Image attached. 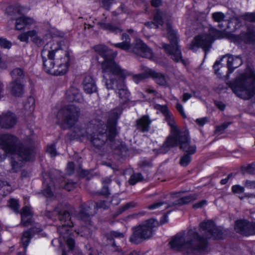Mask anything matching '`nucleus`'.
<instances>
[{
    "mask_svg": "<svg viewBox=\"0 0 255 255\" xmlns=\"http://www.w3.org/2000/svg\"><path fill=\"white\" fill-rule=\"evenodd\" d=\"M201 236L196 229H189L187 233L181 232L173 237L169 242L171 248L185 255H197L206 248L208 239H220L223 238L222 230L212 221H204L200 224Z\"/></svg>",
    "mask_w": 255,
    "mask_h": 255,
    "instance_id": "obj_1",
    "label": "nucleus"
},
{
    "mask_svg": "<svg viewBox=\"0 0 255 255\" xmlns=\"http://www.w3.org/2000/svg\"><path fill=\"white\" fill-rule=\"evenodd\" d=\"M122 111L120 108L112 110L109 114L107 124L99 120H93L87 124H80L73 128L72 137L78 138L86 136L92 144L99 148L106 142L109 141L111 148L116 149L115 137L117 134L116 126L117 121Z\"/></svg>",
    "mask_w": 255,
    "mask_h": 255,
    "instance_id": "obj_2",
    "label": "nucleus"
},
{
    "mask_svg": "<svg viewBox=\"0 0 255 255\" xmlns=\"http://www.w3.org/2000/svg\"><path fill=\"white\" fill-rule=\"evenodd\" d=\"M95 51L103 59L100 61L103 74V81L107 89H114L118 91L121 103L124 104L129 100L130 93L125 85V80L129 75L128 72L121 68L117 63L114 58L117 52L113 51L107 46L102 44L96 45L94 47Z\"/></svg>",
    "mask_w": 255,
    "mask_h": 255,
    "instance_id": "obj_3",
    "label": "nucleus"
},
{
    "mask_svg": "<svg viewBox=\"0 0 255 255\" xmlns=\"http://www.w3.org/2000/svg\"><path fill=\"white\" fill-rule=\"evenodd\" d=\"M0 146L1 153H9L13 156L11 159V172L19 171L24 163L32 160L35 151L32 146L27 147L21 143L18 138L11 134L5 133L0 135Z\"/></svg>",
    "mask_w": 255,
    "mask_h": 255,
    "instance_id": "obj_4",
    "label": "nucleus"
},
{
    "mask_svg": "<svg viewBox=\"0 0 255 255\" xmlns=\"http://www.w3.org/2000/svg\"><path fill=\"white\" fill-rule=\"evenodd\" d=\"M45 72L59 76L65 74L69 66L68 52L61 48L57 41H50L43 47L41 53Z\"/></svg>",
    "mask_w": 255,
    "mask_h": 255,
    "instance_id": "obj_5",
    "label": "nucleus"
},
{
    "mask_svg": "<svg viewBox=\"0 0 255 255\" xmlns=\"http://www.w3.org/2000/svg\"><path fill=\"white\" fill-rule=\"evenodd\" d=\"M233 92L239 97L248 100L255 95V72L249 70L229 84Z\"/></svg>",
    "mask_w": 255,
    "mask_h": 255,
    "instance_id": "obj_6",
    "label": "nucleus"
},
{
    "mask_svg": "<svg viewBox=\"0 0 255 255\" xmlns=\"http://www.w3.org/2000/svg\"><path fill=\"white\" fill-rule=\"evenodd\" d=\"M53 213L57 215L61 222L64 223L57 229L60 240L63 239L66 241L69 250H73L75 247V241L72 238L71 231L73 223L69 212L60 209V207L57 206L54 208ZM59 243H61V241H59Z\"/></svg>",
    "mask_w": 255,
    "mask_h": 255,
    "instance_id": "obj_7",
    "label": "nucleus"
},
{
    "mask_svg": "<svg viewBox=\"0 0 255 255\" xmlns=\"http://www.w3.org/2000/svg\"><path fill=\"white\" fill-rule=\"evenodd\" d=\"M80 113V109L75 105L65 106L57 114L58 124L64 128H70L78 121Z\"/></svg>",
    "mask_w": 255,
    "mask_h": 255,
    "instance_id": "obj_8",
    "label": "nucleus"
},
{
    "mask_svg": "<svg viewBox=\"0 0 255 255\" xmlns=\"http://www.w3.org/2000/svg\"><path fill=\"white\" fill-rule=\"evenodd\" d=\"M222 37V33L215 28L209 29V34H201L196 36L192 41L189 49L196 51L197 48L201 47L205 51V57L211 48L215 38Z\"/></svg>",
    "mask_w": 255,
    "mask_h": 255,
    "instance_id": "obj_9",
    "label": "nucleus"
},
{
    "mask_svg": "<svg viewBox=\"0 0 255 255\" xmlns=\"http://www.w3.org/2000/svg\"><path fill=\"white\" fill-rule=\"evenodd\" d=\"M157 224L154 219H149L137 226L132 228V234L129 238V241L138 244L145 240L149 239L153 235V228Z\"/></svg>",
    "mask_w": 255,
    "mask_h": 255,
    "instance_id": "obj_10",
    "label": "nucleus"
},
{
    "mask_svg": "<svg viewBox=\"0 0 255 255\" xmlns=\"http://www.w3.org/2000/svg\"><path fill=\"white\" fill-rule=\"evenodd\" d=\"M167 36L170 44H163L162 47L171 58L176 62L183 61L181 51L178 45V36L176 31L173 29L171 24L166 23Z\"/></svg>",
    "mask_w": 255,
    "mask_h": 255,
    "instance_id": "obj_11",
    "label": "nucleus"
},
{
    "mask_svg": "<svg viewBox=\"0 0 255 255\" xmlns=\"http://www.w3.org/2000/svg\"><path fill=\"white\" fill-rule=\"evenodd\" d=\"M10 18L12 20H15V29L22 30L26 26H29L34 23L33 19L26 17L21 16L18 17L20 14V8L18 6H9L6 10Z\"/></svg>",
    "mask_w": 255,
    "mask_h": 255,
    "instance_id": "obj_12",
    "label": "nucleus"
},
{
    "mask_svg": "<svg viewBox=\"0 0 255 255\" xmlns=\"http://www.w3.org/2000/svg\"><path fill=\"white\" fill-rule=\"evenodd\" d=\"M172 135L169 137L164 145L165 147H173L181 145V140L186 139V133L180 132L175 124V128H171Z\"/></svg>",
    "mask_w": 255,
    "mask_h": 255,
    "instance_id": "obj_13",
    "label": "nucleus"
},
{
    "mask_svg": "<svg viewBox=\"0 0 255 255\" xmlns=\"http://www.w3.org/2000/svg\"><path fill=\"white\" fill-rule=\"evenodd\" d=\"M131 51L135 54L142 57L150 59L153 57L152 50L140 40L136 42Z\"/></svg>",
    "mask_w": 255,
    "mask_h": 255,
    "instance_id": "obj_14",
    "label": "nucleus"
},
{
    "mask_svg": "<svg viewBox=\"0 0 255 255\" xmlns=\"http://www.w3.org/2000/svg\"><path fill=\"white\" fill-rule=\"evenodd\" d=\"M42 229L39 225H36L30 229L24 231L20 238V244L23 248H27L31 239L36 234H38L42 231Z\"/></svg>",
    "mask_w": 255,
    "mask_h": 255,
    "instance_id": "obj_15",
    "label": "nucleus"
},
{
    "mask_svg": "<svg viewBox=\"0 0 255 255\" xmlns=\"http://www.w3.org/2000/svg\"><path fill=\"white\" fill-rule=\"evenodd\" d=\"M17 123V118L15 114L7 111L0 116V126L4 129H10L13 128Z\"/></svg>",
    "mask_w": 255,
    "mask_h": 255,
    "instance_id": "obj_16",
    "label": "nucleus"
},
{
    "mask_svg": "<svg viewBox=\"0 0 255 255\" xmlns=\"http://www.w3.org/2000/svg\"><path fill=\"white\" fill-rule=\"evenodd\" d=\"M253 222L246 220H240L236 222L235 230L242 235L246 236L253 235Z\"/></svg>",
    "mask_w": 255,
    "mask_h": 255,
    "instance_id": "obj_17",
    "label": "nucleus"
},
{
    "mask_svg": "<svg viewBox=\"0 0 255 255\" xmlns=\"http://www.w3.org/2000/svg\"><path fill=\"white\" fill-rule=\"evenodd\" d=\"M155 108L163 115L165 121L170 128H174L175 124L174 118L172 113L168 110L167 106L156 104Z\"/></svg>",
    "mask_w": 255,
    "mask_h": 255,
    "instance_id": "obj_18",
    "label": "nucleus"
},
{
    "mask_svg": "<svg viewBox=\"0 0 255 255\" xmlns=\"http://www.w3.org/2000/svg\"><path fill=\"white\" fill-rule=\"evenodd\" d=\"M124 237V234L119 231H111L109 234L107 235L106 238L108 241L107 245L109 246L112 251L116 252L120 250L119 247L117 246L115 243L114 238L121 239Z\"/></svg>",
    "mask_w": 255,
    "mask_h": 255,
    "instance_id": "obj_19",
    "label": "nucleus"
},
{
    "mask_svg": "<svg viewBox=\"0 0 255 255\" xmlns=\"http://www.w3.org/2000/svg\"><path fill=\"white\" fill-rule=\"evenodd\" d=\"M21 215L20 224L24 227L28 226L32 224V218L33 213L30 207L24 206L19 213Z\"/></svg>",
    "mask_w": 255,
    "mask_h": 255,
    "instance_id": "obj_20",
    "label": "nucleus"
},
{
    "mask_svg": "<svg viewBox=\"0 0 255 255\" xmlns=\"http://www.w3.org/2000/svg\"><path fill=\"white\" fill-rule=\"evenodd\" d=\"M225 56H228V74L232 73L236 68L239 67L243 63V60L240 56L228 54L224 57Z\"/></svg>",
    "mask_w": 255,
    "mask_h": 255,
    "instance_id": "obj_21",
    "label": "nucleus"
},
{
    "mask_svg": "<svg viewBox=\"0 0 255 255\" xmlns=\"http://www.w3.org/2000/svg\"><path fill=\"white\" fill-rule=\"evenodd\" d=\"M95 212V211H91L90 204H84L82 206L79 215L81 219L86 224H90L91 216L94 215Z\"/></svg>",
    "mask_w": 255,
    "mask_h": 255,
    "instance_id": "obj_22",
    "label": "nucleus"
},
{
    "mask_svg": "<svg viewBox=\"0 0 255 255\" xmlns=\"http://www.w3.org/2000/svg\"><path fill=\"white\" fill-rule=\"evenodd\" d=\"M241 37L246 43L255 44V27L252 24L248 26L247 31L242 33Z\"/></svg>",
    "mask_w": 255,
    "mask_h": 255,
    "instance_id": "obj_23",
    "label": "nucleus"
},
{
    "mask_svg": "<svg viewBox=\"0 0 255 255\" xmlns=\"http://www.w3.org/2000/svg\"><path fill=\"white\" fill-rule=\"evenodd\" d=\"M151 121L148 116H143L136 121V129L141 132H147L150 129Z\"/></svg>",
    "mask_w": 255,
    "mask_h": 255,
    "instance_id": "obj_24",
    "label": "nucleus"
},
{
    "mask_svg": "<svg viewBox=\"0 0 255 255\" xmlns=\"http://www.w3.org/2000/svg\"><path fill=\"white\" fill-rule=\"evenodd\" d=\"M66 98L67 101L73 102H81L83 99L79 90L74 87H70L66 93Z\"/></svg>",
    "mask_w": 255,
    "mask_h": 255,
    "instance_id": "obj_25",
    "label": "nucleus"
},
{
    "mask_svg": "<svg viewBox=\"0 0 255 255\" xmlns=\"http://www.w3.org/2000/svg\"><path fill=\"white\" fill-rule=\"evenodd\" d=\"M164 13L159 9H156L153 16V21L146 22L144 25L147 27L151 28L154 25L156 28H158L159 26H162L164 23L163 19Z\"/></svg>",
    "mask_w": 255,
    "mask_h": 255,
    "instance_id": "obj_26",
    "label": "nucleus"
},
{
    "mask_svg": "<svg viewBox=\"0 0 255 255\" xmlns=\"http://www.w3.org/2000/svg\"><path fill=\"white\" fill-rule=\"evenodd\" d=\"M83 87L84 91L91 94L97 91V86L93 78L91 76H85L83 82Z\"/></svg>",
    "mask_w": 255,
    "mask_h": 255,
    "instance_id": "obj_27",
    "label": "nucleus"
},
{
    "mask_svg": "<svg viewBox=\"0 0 255 255\" xmlns=\"http://www.w3.org/2000/svg\"><path fill=\"white\" fill-rule=\"evenodd\" d=\"M146 72L149 77H151L157 84L161 86L166 85V78L162 73L156 72L149 68L146 69Z\"/></svg>",
    "mask_w": 255,
    "mask_h": 255,
    "instance_id": "obj_28",
    "label": "nucleus"
},
{
    "mask_svg": "<svg viewBox=\"0 0 255 255\" xmlns=\"http://www.w3.org/2000/svg\"><path fill=\"white\" fill-rule=\"evenodd\" d=\"M186 139H182L181 140L180 148L187 153L193 154L196 151V146L195 144L190 142L187 133H186Z\"/></svg>",
    "mask_w": 255,
    "mask_h": 255,
    "instance_id": "obj_29",
    "label": "nucleus"
},
{
    "mask_svg": "<svg viewBox=\"0 0 255 255\" xmlns=\"http://www.w3.org/2000/svg\"><path fill=\"white\" fill-rule=\"evenodd\" d=\"M9 87L11 94L15 96L20 97L22 96L24 92V86L22 82H11Z\"/></svg>",
    "mask_w": 255,
    "mask_h": 255,
    "instance_id": "obj_30",
    "label": "nucleus"
},
{
    "mask_svg": "<svg viewBox=\"0 0 255 255\" xmlns=\"http://www.w3.org/2000/svg\"><path fill=\"white\" fill-rule=\"evenodd\" d=\"M122 42L114 44V46L120 48L121 49L128 51L131 48L130 39L128 35L126 33H123L122 36Z\"/></svg>",
    "mask_w": 255,
    "mask_h": 255,
    "instance_id": "obj_31",
    "label": "nucleus"
},
{
    "mask_svg": "<svg viewBox=\"0 0 255 255\" xmlns=\"http://www.w3.org/2000/svg\"><path fill=\"white\" fill-rule=\"evenodd\" d=\"M10 75L12 79V82H22L25 77V73L23 69L20 68H16L13 69Z\"/></svg>",
    "mask_w": 255,
    "mask_h": 255,
    "instance_id": "obj_32",
    "label": "nucleus"
},
{
    "mask_svg": "<svg viewBox=\"0 0 255 255\" xmlns=\"http://www.w3.org/2000/svg\"><path fill=\"white\" fill-rule=\"evenodd\" d=\"M98 25L100 26L101 28L104 29L108 30L112 32H115L117 33L122 31V29H121L118 26L113 25L112 23H107L104 21H101L98 23Z\"/></svg>",
    "mask_w": 255,
    "mask_h": 255,
    "instance_id": "obj_33",
    "label": "nucleus"
},
{
    "mask_svg": "<svg viewBox=\"0 0 255 255\" xmlns=\"http://www.w3.org/2000/svg\"><path fill=\"white\" fill-rule=\"evenodd\" d=\"M164 204L165 205V208H164L165 209H168L169 208L175 207L177 206H179V204H177V200L175 202L170 203L168 204H165L164 202H157V203H155L152 205H149L148 207V208L150 210L158 209V208H159L161 206H162Z\"/></svg>",
    "mask_w": 255,
    "mask_h": 255,
    "instance_id": "obj_34",
    "label": "nucleus"
},
{
    "mask_svg": "<svg viewBox=\"0 0 255 255\" xmlns=\"http://www.w3.org/2000/svg\"><path fill=\"white\" fill-rule=\"evenodd\" d=\"M197 198V195L195 194H190L187 196H184L177 200V204L179 205L188 204Z\"/></svg>",
    "mask_w": 255,
    "mask_h": 255,
    "instance_id": "obj_35",
    "label": "nucleus"
},
{
    "mask_svg": "<svg viewBox=\"0 0 255 255\" xmlns=\"http://www.w3.org/2000/svg\"><path fill=\"white\" fill-rule=\"evenodd\" d=\"M144 179L142 174L139 173H134L132 174L128 180V182L130 185H135L136 183L140 182Z\"/></svg>",
    "mask_w": 255,
    "mask_h": 255,
    "instance_id": "obj_36",
    "label": "nucleus"
},
{
    "mask_svg": "<svg viewBox=\"0 0 255 255\" xmlns=\"http://www.w3.org/2000/svg\"><path fill=\"white\" fill-rule=\"evenodd\" d=\"M148 77H149V75H148V73H147L146 69L145 70L144 73H140V74H138L133 75L132 76V79L135 83H136V84H138L141 81L148 78Z\"/></svg>",
    "mask_w": 255,
    "mask_h": 255,
    "instance_id": "obj_37",
    "label": "nucleus"
},
{
    "mask_svg": "<svg viewBox=\"0 0 255 255\" xmlns=\"http://www.w3.org/2000/svg\"><path fill=\"white\" fill-rule=\"evenodd\" d=\"M191 154L187 153L181 156L180 160V164L182 166H187L191 161Z\"/></svg>",
    "mask_w": 255,
    "mask_h": 255,
    "instance_id": "obj_38",
    "label": "nucleus"
},
{
    "mask_svg": "<svg viewBox=\"0 0 255 255\" xmlns=\"http://www.w3.org/2000/svg\"><path fill=\"white\" fill-rule=\"evenodd\" d=\"M9 206L15 213L18 214L19 213V204L17 200L14 199L9 200Z\"/></svg>",
    "mask_w": 255,
    "mask_h": 255,
    "instance_id": "obj_39",
    "label": "nucleus"
},
{
    "mask_svg": "<svg viewBox=\"0 0 255 255\" xmlns=\"http://www.w3.org/2000/svg\"><path fill=\"white\" fill-rule=\"evenodd\" d=\"M212 18L215 21L220 22L224 20L225 15L222 12H215L212 13Z\"/></svg>",
    "mask_w": 255,
    "mask_h": 255,
    "instance_id": "obj_40",
    "label": "nucleus"
},
{
    "mask_svg": "<svg viewBox=\"0 0 255 255\" xmlns=\"http://www.w3.org/2000/svg\"><path fill=\"white\" fill-rule=\"evenodd\" d=\"M54 187L52 183L48 184L47 187L43 190V194L44 196L46 197H51L53 196L52 190Z\"/></svg>",
    "mask_w": 255,
    "mask_h": 255,
    "instance_id": "obj_41",
    "label": "nucleus"
},
{
    "mask_svg": "<svg viewBox=\"0 0 255 255\" xmlns=\"http://www.w3.org/2000/svg\"><path fill=\"white\" fill-rule=\"evenodd\" d=\"M136 205H137L136 203H135L134 202H128L119 208V213H122L123 212H124V211H125L126 210H127L129 208H134V207H136Z\"/></svg>",
    "mask_w": 255,
    "mask_h": 255,
    "instance_id": "obj_42",
    "label": "nucleus"
},
{
    "mask_svg": "<svg viewBox=\"0 0 255 255\" xmlns=\"http://www.w3.org/2000/svg\"><path fill=\"white\" fill-rule=\"evenodd\" d=\"M0 46L4 48L9 49L11 47V43L5 38H0Z\"/></svg>",
    "mask_w": 255,
    "mask_h": 255,
    "instance_id": "obj_43",
    "label": "nucleus"
},
{
    "mask_svg": "<svg viewBox=\"0 0 255 255\" xmlns=\"http://www.w3.org/2000/svg\"><path fill=\"white\" fill-rule=\"evenodd\" d=\"M47 152L51 157L56 156L57 152L55 145L54 144L48 145L47 147Z\"/></svg>",
    "mask_w": 255,
    "mask_h": 255,
    "instance_id": "obj_44",
    "label": "nucleus"
},
{
    "mask_svg": "<svg viewBox=\"0 0 255 255\" xmlns=\"http://www.w3.org/2000/svg\"><path fill=\"white\" fill-rule=\"evenodd\" d=\"M232 192L234 193H242L245 191V188L240 185H233L232 187Z\"/></svg>",
    "mask_w": 255,
    "mask_h": 255,
    "instance_id": "obj_45",
    "label": "nucleus"
},
{
    "mask_svg": "<svg viewBox=\"0 0 255 255\" xmlns=\"http://www.w3.org/2000/svg\"><path fill=\"white\" fill-rule=\"evenodd\" d=\"M93 207L94 208L96 207L97 208H103L104 209H106L109 208V204L105 201H100L95 203L93 205Z\"/></svg>",
    "mask_w": 255,
    "mask_h": 255,
    "instance_id": "obj_46",
    "label": "nucleus"
},
{
    "mask_svg": "<svg viewBox=\"0 0 255 255\" xmlns=\"http://www.w3.org/2000/svg\"><path fill=\"white\" fill-rule=\"evenodd\" d=\"M231 124V122H225L220 126H218L216 128V132H219L220 133L222 132L228 128V127Z\"/></svg>",
    "mask_w": 255,
    "mask_h": 255,
    "instance_id": "obj_47",
    "label": "nucleus"
},
{
    "mask_svg": "<svg viewBox=\"0 0 255 255\" xmlns=\"http://www.w3.org/2000/svg\"><path fill=\"white\" fill-rule=\"evenodd\" d=\"M245 198H248L250 202L255 204V195L253 194H245L244 196L240 197L241 200L244 199Z\"/></svg>",
    "mask_w": 255,
    "mask_h": 255,
    "instance_id": "obj_48",
    "label": "nucleus"
},
{
    "mask_svg": "<svg viewBox=\"0 0 255 255\" xmlns=\"http://www.w3.org/2000/svg\"><path fill=\"white\" fill-rule=\"evenodd\" d=\"M245 170L249 173L255 174V163H252L245 167Z\"/></svg>",
    "mask_w": 255,
    "mask_h": 255,
    "instance_id": "obj_49",
    "label": "nucleus"
},
{
    "mask_svg": "<svg viewBox=\"0 0 255 255\" xmlns=\"http://www.w3.org/2000/svg\"><path fill=\"white\" fill-rule=\"evenodd\" d=\"M114 0H102V4L103 6L106 10H110V7L113 3V1Z\"/></svg>",
    "mask_w": 255,
    "mask_h": 255,
    "instance_id": "obj_50",
    "label": "nucleus"
},
{
    "mask_svg": "<svg viewBox=\"0 0 255 255\" xmlns=\"http://www.w3.org/2000/svg\"><path fill=\"white\" fill-rule=\"evenodd\" d=\"M244 185L247 188H255V181L247 180L244 182Z\"/></svg>",
    "mask_w": 255,
    "mask_h": 255,
    "instance_id": "obj_51",
    "label": "nucleus"
},
{
    "mask_svg": "<svg viewBox=\"0 0 255 255\" xmlns=\"http://www.w3.org/2000/svg\"><path fill=\"white\" fill-rule=\"evenodd\" d=\"M176 109L180 113L181 115L182 116L183 118H185L186 117V114L184 111L183 107L182 105L179 103H177L176 106Z\"/></svg>",
    "mask_w": 255,
    "mask_h": 255,
    "instance_id": "obj_52",
    "label": "nucleus"
},
{
    "mask_svg": "<svg viewBox=\"0 0 255 255\" xmlns=\"http://www.w3.org/2000/svg\"><path fill=\"white\" fill-rule=\"evenodd\" d=\"M207 204V201L205 200H202L198 203L193 205V208L194 209H198L203 207Z\"/></svg>",
    "mask_w": 255,
    "mask_h": 255,
    "instance_id": "obj_53",
    "label": "nucleus"
},
{
    "mask_svg": "<svg viewBox=\"0 0 255 255\" xmlns=\"http://www.w3.org/2000/svg\"><path fill=\"white\" fill-rule=\"evenodd\" d=\"M245 19L251 22H255V13H250L245 15Z\"/></svg>",
    "mask_w": 255,
    "mask_h": 255,
    "instance_id": "obj_54",
    "label": "nucleus"
},
{
    "mask_svg": "<svg viewBox=\"0 0 255 255\" xmlns=\"http://www.w3.org/2000/svg\"><path fill=\"white\" fill-rule=\"evenodd\" d=\"M17 38L22 42H27L28 40V36L26 32L22 33L19 35Z\"/></svg>",
    "mask_w": 255,
    "mask_h": 255,
    "instance_id": "obj_55",
    "label": "nucleus"
},
{
    "mask_svg": "<svg viewBox=\"0 0 255 255\" xmlns=\"http://www.w3.org/2000/svg\"><path fill=\"white\" fill-rule=\"evenodd\" d=\"M75 185L76 184L74 182H68L65 184L64 188L68 191H70L75 187Z\"/></svg>",
    "mask_w": 255,
    "mask_h": 255,
    "instance_id": "obj_56",
    "label": "nucleus"
},
{
    "mask_svg": "<svg viewBox=\"0 0 255 255\" xmlns=\"http://www.w3.org/2000/svg\"><path fill=\"white\" fill-rule=\"evenodd\" d=\"M74 169V164L72 162H70L67 164V170L69 174L72 173Z\"/></svg>",
    "mask_w": 255,
    "mask_h": 255,
    "instance_id": "obj_57",
    "label": "nucleus"
},
{
    "mask_svg": "<svg viewBox=\"0 0 255 255\" xmlns=\"http://www.w3.org/2000/svg\"><path fill=\"white\" fill-rule=\"evenodd\" d=\"M207 122L208 119L207 118L197 119L196 120V122L200 126H204Z\"/></svg>",
    "mask_w": 255,
    "mask_h": 255,
    "instance_id": "obj_58",
    "label": "nucleus"
},
{
    "mask_svg": "<svg viewBox=\"0 0 255 255\" xmlns=\"http://www.w3.org/2000/svg\"><path fill=\"white\" fill-rule=\"evenodd\" d=\"M101 194L105 196L110 194L109 188L106 185H103V188L101 191Z\"/></svg>",
    "mask_w": 255,
    "mask_h": 255,
    "instance_id": "obj_59",
    "label": "nucleus"
},
{
    "mask_svg": "<svg viewBox=\"0 0 255 255\" xmlns=\"http://www.w3.org/2000/svg\"><path fill=\"white\" fill-rule=\"evenodd\" d=\"M140 165L142 167H150L151 166V163L149 161L144 159L141 161Z\"/></svg>",
    "mask_w": 255,
    "mask_h": 255,
    "instance_id": "obj_60",
    "label": "nucleus"
},
{
    "mask_svg": "<svg viewBox=\"0 0 255 255\" xmlns=\"http://www.w3.org/2000/svg\"><path fill=\"white\" fill-rule=\"evenodd\" d=\"M172 211V210L168 211L166 215H164L160 219V222L161 224H163L168 221V215Z\"/></svg>",
    "mask_w": 255,
    "mask_h": 255,
    "instance_id": "obj_61",
    "label": "nucleus"
},
{
    "mask_svg": "<svg viewBox=\"0 0 255 255\" xmlns=\"http://www.w3.org/2000/svg\"><path fill=\"white\" fill-rule=\"evenodd\" d=\"M27 36H28V38L29 37H31V38H34L36 36V35H37V32L35 30H30V31H28L27 32H26Z\"/></svg>",
    "mask_w": 255,
    "mask_h": 255,
    "instance_id": "obj_62",
    "label": "nucleus"
},
{
    "mask_svg": "<svg viewBox=\"0 0 255 255\" xmlns=\"http://www.w3.org/2000/svg\"><path fill=\"white\" fill-rule=\"evenodd\" d=\"M192 97V95L190 93H184L182 97V101L184 103H185L187 102L188 100L190 99Z\"/></svg>",
    "mask_w": 255,
    "mask_h": 255,
    "instance_id": "obj_63",
    "label": "nucleus"
},
{
    "mask_svg": "<svg viewBox=\"0 0 255 255\" xmlns=\"http://www.w3.org/2000/svg\"><path fill=\"white\" fill-rule=\"evenodd\" d=\"M161 4V0H151V4L154 7H158Z\"/></svg>",
    "mask_w": 255,
    "mask_h": 255,
    "instance_id": "obj_64",
    "label": "nucleus"
}]
</instances>
